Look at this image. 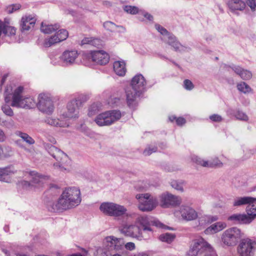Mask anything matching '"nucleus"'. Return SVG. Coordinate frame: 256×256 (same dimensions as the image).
I'll return each instance as SVG.
<instances>
[{
	"mask_svg": "<svg viewBox=\"0 0 256 256\" xmlns=\"http://www.w3.org/2000/svg\"><path fill=\"white\" fill-rule=\"evenodd\" d=\"M146 84V80L141 74H138L132 78L130 86L126 90L127 103L130 107L135 106L136 98L144 90Z\"/></svg>",
	"mask_w": 256,
	"mask_h": 256,
	"instance_id": "f257e3e1",
	"label": "nucleus"
},
{
	"mask_svg": "<svg viewBox=\"0 0 256 256\" xmlns=\"http://www.w3.org/2000/svg\"><path fill=\"white\" fill-rule=\"evenodd\" d=\"M203 252L204 253V256H217L210 244L203 238H200L192 240L188 252V255L196 256Z\"/></svg>",
	"mask_w": 256,
	"mask_h": 256,
	"instance_id": "f03ea898",
	"label": "nucleus"
},
{
	"mask_svg": "<svg viewBox=\"0 0 256 256\" xmlns=\"http://www.w3.org/2000/svg\"><path fill=\"white\" fill-rule=\"evenodd\" d=\"M24 90L22 86H19L14 91L11 106L13 107L32 108L36 106V101L30 97H24L22 94Z\"/></svg>",
	"mask_w": 256,
	"mask_h": 256,
	"instance_id": "7ed1b4c3",
	"label": "nucleus"
},
{
	"mask_svg": "<svg viewBox=\"0 0 256 256\" xmlns=\"http://www.w3.org/2000/svg\"><path fill=\"white\" fill-rule=\"evenodd\" d=\"M155 28L159 32L163 35V40L172 46L176 52H182L190 50V48L182 45L174 35L170 34L166 28L160 24H156Z\"/></svg>",
	"mask_w": 256,
	"mask_h": 256,
	"instance_id": "20e7f679",
	"label": "nucleus"
},
{
	"mask_svg": "<svg viewBox=\"0 0 256 256\" xmlns=\"http://www.w3.org/2000/svg\"><path fill=\"white\" fill-rule=\"evenodd\" d=\"M86 100L87 98L86 96H82L70 100L67 104V111L63 114V116L68 118H78L80 108Z\"/></svg>",
	"mask_w": 256,
	"mask_h": 256,
	"instance_id": "39448f33",
	"label": "nucleus"
},
{
	"mask_svg": "<svg viewBox=\"0 0 256 256\" xmlns=\"http://www.w3.org/2000/svg\"><path fill=\"white\" fill-rule=\"evenodd\" d=\"M121 116V112L118 110H108L98 115L94 122L100 126H110L120 120Z\"/></svg>",
	"mask_w": 256,
	"mask_h": 256,
	"instance_id": "423d86ee",
	"label": "nucleus"
},
{
	"mask_svg": "<svg viewBox=\"0 0 256 256\" xmlns=\"http://www.w3.org/2000/svg\"><path fill=\"white\" fill-rule=\"evenodd\" d=\"M100 210L106 215L116 217L122 216L127 212V209L124 206L110 202L102 203Z\"/></svg>",
	"mask_w": 256,
	"mask_h": 256,
	"instance_id": "0eeeda50",
	"label": "nucleus"
},
{
	"mask_svg": "<svg viewBox=\"0 0 256 256\" xmlns=\"http://www.w3.org/2000/svg\"><path fill=\"white\" fill-rule=\"evenodd\" d=\"M136 224L141 226L143 231H152L151 226H154L162 229L172 230L154 218L146 216H138L136 220Z\"/></svg>",
	"mask_w": 256,
	"mask_h": 256,
	"instance_id": "6e6552de",
	"label": "nucleus"
},
{
	"mask_svg": "<svg viewBox=\"0 0 256 256\" xmlns=\"http://www.w3.org/2000/svg\"><path fill=\"white\" fill-rule=\"evenodd\" d=\"M74 202L72 200L70 201L68 199L63 196L62 193L57 202L48 201L46 203V207L48 210L51 212H62L76 206L72 204Z\"/></svg>",
	"mask_w": 256,
	"mask_h": 256,
	"instance_id": "1a4fd4ad",
	"label": "nucleus"
},
{
	"mask_svg": "<svg viewBox=\"0 0 256 256\" xmlns=\"http://www.w3.org/2000/svg\"><path fill=\"white\" fill-rule=\"evenodd\" d=\"M240 238V229L236 227L229 228L224 231L221 236L222 244L228 246H236Z\"/></svg>",
	"mask_w": 256,
	"mask_h": 256,
	"instance_id": "9d476101",
	"label": "nucleus"
},
{
	"mask_svg": "<svg viewBox=\"0 0 256 256\" xmlns=\"http://www.w3.org/2000/svg\"><path fill=\"white\" fill-rule=\"evenodd\" d=\"M136 198L138 200V208L142 212H150L157 205L156 199L149 194H138Z\"/></svg>",
	"mask_w": 256,
	"mask_h": 256,
	"instance_id": "9b49d317",
	"label": "nucleus"
},
{
	"mask_svg": "<svg viewBox=\"0 0 256 256\" xmlns=\"http://www.w3.org/2000/svg\"><path fill=\"white\" fill-rule=\"evenodd\" d=\"M38 100L36 106L39 110L48 114H52L54 107L50 96L46 94H40L38 96Z\"/></svg>",
	"mask_w": 256,
	"mask_h": 256,
	"instance_id": "f8f14e48",
	"label": "nucleus"
},
{
	"mask_svg": "<svg viewBox=\"0 0 256 256\" xmlns=\"http://www.w3.org/2000/svg\"><path fill=\"white\" fill-rule=\"evenodd\" d=\"M120 232L126 236L136 238L138 240H142L144 236L142 234V230L137 224H123L120 228Z\"/></svg>",
	"mask_w": 256,
	"mask_h": 256,
	"instance_id": "ddd939ff",
	"label": "nucleus"
},
{
	"mask_svg": "<svg viewBox=\"0 0 256 256\" xmlns=\"http://www.w3.org/2000/svg\"><path fill=\"white\" fill-rule=\"evenodd\" d=\"M256 242L249 238H241V256H254Z\"/></svg>",
	"mask_w": 256,
	"mask_h": 256,
	"instance_id": "4468645a",
	"label": "nucleus"
},
{
	"mask_svg": "<svg viewBox=\"0 0 256 256\" xmlns=\"http://www.w3.org/2000/svg\"><path fill=\"white\" fill-rule=\"evenodd\" d=\"M175 214L176 216L180 215L182 218L186 221L193 220L198 218L197 212L192 207L186 205L180 206Z\"/></svg>",
	"mask_w": 256,
	"mask_h": 256,
	"instance_id": "2eb2a0df",
	"label": "nucleus"
},
{
	"mask_svg": "<svg viewBox=\"0 0 256 256\" xmlns=\"http://www.w3.org/2000/svg\"><path fill=\"white\" fill-rule=\"evenodd\" d=\"M44 146L48 152L59 162L64 164L68 158L66 154L56 146L48 144H44Z\"/></svg>",
	"mask_w": 256,
	"mask_h": 256,
	"instance_id": "dca6fc26",
	"label": "nucleus"
},
{
	"mask_svg": "<svg viewBox=\"0 0 256 256\" xmlns=\"http://www.w3.org/2000/svg\"><path fill=\"white\" fill-rule=\"evenodd\" d=\"M63 196L68 199L70 201L71 200H74L72 204L75 206H78L81 202L80 192L78 188L76 187H72L66 188L62 192Z\"/></svg>",
	"mask_w": 256,
	"mask_h": 256,
	"instance_id": "f3484780",
	"label": "nucleus"
},
{
	"mask_svg": "<svg viewBox=\"0 0 256 256\" xmlns=\"http://www.w3.org/2000/svg\"><path fill=\"white\" fill-rule=\"evenodd\" d=\"M192 160L197 164L204 167L222 168L223 166V163L218 158H215L213 160L208 161L204 160L196 156H194L192 158Z\"/></svg>",
	"mask_w": 256,
	"mask_h": 256,
	"instance_id": "a211bd4d",
	"label": "nucleus"
},
{
	"mask_svg": "<svg viewBox=\"0 0 256 256\" xmlns=\"http://www.w3.org/2000/svg\"><path fill=\"white\" fill-rule=\"evenodd\" d=\"M160 202L163 208H168L180 204L181 199L179 196L170 194H164L160 196Z\"/></svg>",
	"mask_w": 256,
	"mask_h": 256,
	"instance_id": "6ab92c4d",
	"label": "nucleus"
},
{
	"mask_svg": "<svg viewBox=\"0 0 256 256\" xmlns=\"http://www.w3.org/2000/svg\"><path fill=\"white\" fill-rule=\"evenodd\" d=\"M106 246L110 252H113V250L116 251L121 250L124 244L123 239L118 238L114 236L106 237Z\"/></svg>",
	"mask_w": 256,
	"mask_h": 256,
	"instance_id": "aec40b11",
	"label": "nucleus"
},
{
	"mask_svg": "<svg viewBox=\"0 0 256 256\" xmlns=\"http://www.w3.org/2000/svg\"><path fill=\"white\" fill-rule=\"evenodd\" d=\"M78 54L76 50H65L60 57L64 66H71L75 63Z\"/></svg>",
	"mask_w": 256,
	"mask_h": 256,
	"instance_id": "412c9836",
	"label": "nucleus"
},
{
	"mask_svg": "<svg viewBox=\"0 0 256 256\" xmlns=\"http://www.w3.org/2000/svg\"><path fill=\"white\" fill-rule=\"evenodd\" d=\"M90 56L93 62L100 65L106 64L110 59L108 54L104 50L92 52Z\"/></svg>",
	"mask_w": 256,
	"mask_h": 256,
	"instance_id": "4be33fe9",
	"label": "nucleus"
},
{
	"mask_svg": "<svg viewBox=\"0 0 256 256\" xmlns=\"http://www.w3.org/2000/svg\"><path fill=\"white\" fill-rule=\"evenodd\" d=\"M16 172V170L12 166L3 168H0V181L10 182L12 176Z\"/></svg>",
	"mask_w": 256,
	"mask_h": 256,
	"instance_id": "5701e85b",
	"label": "nucleus"
},
{
	"mask_svg": "<svg viewBox=\"0 0 256 256\" xmlns=\"http://www.w3.org/2000/svg\"><path fill=\"white\" fill-rule=\"evenodd\" d=\"M246 214H241V224H250L256 218V210L250 206H246Z\"/></svg>",
	"mask_w": 256,
	"mask_h": 256,
	"instance_id": "b1692460",
	"label": "nucleus"
},
{
	"mask_svg": "<svg viewBox=\"0 0 256 256\" xmlns=\"http://www.w3.org/2000/svg\"><path fill=\"white\" fill-rule=\"evenodd\" d=\"M29 175L32 186H36V185L40 186L44 184L48 180V176L42 175L35 171L30 172Z\"/></svg>",
	"mask_w": 256,
	"mask_h": 256,
	"instance_id": "393cba45",
	"label": "nucleus"
},
{
	"mask_svg": "<svg viewBox=\"0 0 256 256\" xmlns=\"http://www.w3.org/2000/svg\"><path fill=\"white\" fill-rule=\"evenodd\" d=\"M36 18L32 15L25 16L22 18L21 30L22 32L28 31L35 24Z\"/></svg>",
	"mask_w": 256,
	"mask_h": 256,
	"instance_id": "a878e982",
	"label": "nucleus"
},
{
	"mask_svg": "<svg viewBox=\"0 0 256 256\" xmlns=\"http://www.w3.org/2000/svg\"><path fill=\"white\" fill-rule=\"evenodd\" d=\"M226 227V224L225 222H217L208 227L204 230V233L206 234H216L224 230Z\"/></svg>",
	"mask_w": 256,
	"mask_h": 256,
	"instance_id": "bb28decb",
	"label": "nucleus"
},
{
	"mask_svg": "<svg viewBox=\"0 0 256 256\" xmlns=\"http://www.w3.org/2000/svg\"><path fill=\"white\" fill-rule=\"evenodd\" d=\"M226 5L230 12L233 14L238 16L240 12V0H228Z\"/></svg>",
	"mask_w": 256,
	"mask_h": 256,
	"instance_id": "cd10ccee",
	"label": "nucleus"
},
{
	"mask_svg": "<svg viewBox=\"0 0 256 256\" xmlns=\"http://www.w3.org/2000/svg\"><path fill=\"white\" fill-rule=\"evenodd\" d=\"M114 70L117 75L124 76L126 72L124 62L120 61L115 62L114 63Z\"/></svg>",
	"mask_w": 256,
	"mask_h": 256,
	"instance_id": "c85d7f7f",
	"label": "nucleus"
},
{
	"mask_svg": "<svg viewBox=\"0 0 256 256\" xmlns=\"http://www.w3.org/2000/svg\"><path fill=\"white\" fill-rule=\"evenodd\" d=\"M44 122L48 124L55 126L66 127L69 126L68 124L66 122L60 120L59 119L54 118L51 117L46 118Z\"/></svg>",
	"mask_w": 256,
	"mask_h": 256,
	"instance_id": "c756f323",
	"label": "nucleus"
},
{
	"mask_svg": "<svg viewBox=\"0 0 256 256\" xmlns=\"http://www.w3.org/2000/svg\"><path fill=\"white\" fill-rule=\"evenodd\" d=\"M60 26L58 24H46L42 22L41 24V31L47 34H51L59 28Z\"/></svg>",
	"mask_w": 256,
	"mask_h": 256,
	"instance_id": "7c9ffc66",
	"label": "nucleus"
},
{
	"mask_svg": "<svg viewBox=\"0 0 256 256\" xmlns=\"http://www.w3.org/2000/svg\"><path fill=\"white\" fill-rule=\"evenodd\" d=\"M16 136L20 137L22 140L28 144H34V140L26 133L21 131L17 130L15 132Z\"/></svg>",
	"mask_w": 256,
	"mask_h": 256,
	"instance_id": "2f4dec72",
	"label": "nucleus"
},
{
	"mask_svg": "<svg viewBox=\"0 0 256 256\" xmlns=\"http://www.w3.org/2000/svg\"><path fill=\"white\" fill-rule=\"evenodd\" d=\"M103 26L106 30H107L110 31L111 32H113L114 31V30L116 28H120L122 29V32H125L126 29L124 27L122 26H117L114 22L110 21H107L104 23Z\"/></svg>",
	"mask_w": 256,
	"mask_h": 256,
	"instance_id": "473e14b6",
	"label": "nucleus"
},
{
	"mask_svg": "<svg viewBox=\"0 0 256 256\" xmlns=\"http://www.w3.org/2000/svg\"><path fill=\"white\" fill-rule=\"evenodd\" d=\"M13 154L12 149L9 146L2 148L0 146V160L8 158Z\"/></svg>",
	"mask_w": 256,
	"mask_h": 256,
	"instance_id": "72a5a7b5",
	"label": "nucleus"
},
{
	"mask_svg": "<svg viewBox=\"0 0 256 256\" xmlns=\"http://www.w3.org/2000/svg\"><path fill=\"white\" fill-rule=\"evenodd\" d=\"M175 238L176 236L174 234L167 232L160 234L159 236V240L162 242L170 244L174 241Z\"/></svg>",
	"mask_w": 256,
	"mask_h": 256,
	"instance_id": "f704fd0d",
	"label": "nucleus"
},
{
	"mask_svg": "<svg viewBox=\"0 0 256 256\" xmlns=\"http://www.w3.org/2000/svg\"><path fill=\"white\" fill-rule=\"evenodd\" d=\"M60 42L58 36L56 34L51 36L50 38H46L44 43V45L45 47H50Z\"/></svg>",
	"mask_w": 256,
	"mask_h": 256,
	"instance_id": "c9c22d12",
	"label": "nucleus"
},
{
	"mask_svg": "<svg viewBox=\"0 0 256 256\" xmlns=\"http://www.w3.org/2000/svg\"><path fill=\"white\" fill-rule=\"evenodd\" d=\"M256 198L250 196L241 197V205H246V206H250L253 208L254 203Z\"/></svg>",
	"mask_w": 256,
	"mask_h": 256,
	"instance_id": "e433bc0d",
	"label": "nucleus"
},
{
	"mask_svg": "<svg viewBox=\"0 0 256 256\" xmlns=\"http://www.w3.org/2000/svg\"><path fill=\"white\" fill-rule=\"evenodd\" d=\"M100 108L101 106L100 104L94 103L92 104L88 108V116H92L96 114L100 110Z\"/></svg>",
	"mask_w": 256,
	"mask_h": 256,
	"instance_id": "4c0bfd02",
	"label": "nucleus"
},
{
	"mask_svg": "<svg viewBox=\"0 0 256 256\" xmlns=\"http://www.w3.org/2000/svg\"><path fill=\"white\" fill-rule=\"evenodd\" d=\"M241 92L246 95L254 94L253 89L246 82H241Z\"/></svg>",
	"mask_w": 256,
	"mask_h": 256,
	"instance_id": "58836bf2",
	"label": "nucleus"
},
{
	"mask_svg": "<svg viewBox=\"0 0 256 256\" xmlns=\"http://www.w3.org/2000/svg\"><path fill=\"white\" fill-rule=\"evenodd\" d=\"M68 32L66 30L64 29H62L59 30L56 34V36H58V38L59 39L60 42L63 41L68 38Z\"/></svg>",
	"mask_w": 256,
	"mask_h": 256,
	"instance_id": "ea45409f",
	"label": "nucleus"
},
{
	"mask_svg": "<svg viewBox=\"0 0 256 256\" xmlns=\"http://www.w3.org/2000/svg\"><path fill=\"white\" fill-rule=\"evenodd\" d=\"M124 10L128 14H135L138 12V8L136 6H126L124 8Z\"/></svg>",
	"mask_w": 256,
	"mask_h": 256,
	"instance_id": "a19ab883",
	"label": "nucleus"
},
{
	"mask_svg": "<svg viewBox=\"0 0 256 256\" xmlns=\"http://www.w3.org/2000/svg\"><path fill=\"white\" fill-rule=\"evenodd\" d=\"M228 220L232 224L240 223V214H234L228 218Z\"/></svg>",
	"mask_w": 256,
	"mask_h": 256,
	"instance_id": "79ce46f5",
	"label": "nucleus"
},
{
	"mask_svg": "<svg viewBox=\"0 0 256 256\" xmlns=\"http://www.w3.org/2000/svg\"><path fill=\"white\" fill-rule=\"evenodd\" d=\"M252 73L250 71L241 69V78L244 80H249L252 78Z\"/></svg>",
	"mask_w": 256,
	"mask_h": 256,
	"instance_id": "37998d69",
	"label": "nucleus"
},
{
	"mask_svg": "<svg viewBox=\"0 0 256 256\" xmlns=\"http://www.w3.org/2000/svg\"><path fill=\"white\" fill-rule=\"evenodd\" d=\"M99 42L100 41L98 39H92V38H86L82 40L81 45L90 44L92 46H95L97 44V42Z\"/></svg>",
	"mask_w": 256,
	"mask_h": 256,
	"instance_id": "c03bdc74",
	"label": "nucleus"
},
{
	"mask_svg": "<svg viewBox=\"0 0 256 256\" xmlns=\"http://www.w3.org/2000/svg\"><path fill=\"white\" fill-rule=\"evenodd\" d=\"M182 182H179L177 180H172L170 182L171 186L174 189L180 192H183Z\"/></svg>",
	"mask_w": 256,
	"mask_h": 256,
	"instance_id": "a18cd8bd",
	"label": "nucleus"
},
{
	"mask_svg": "<svg viewBox=\"0 0 256 256\" xmlns=\"http://www.w3.org/2000/svg\"><path fill=\"white\" fill-rule=\"evenodd\" d=\"M157 150V147L156 146H148L146 148L143 152V154L146 156H148L152 153L156 152Z\"/></svg>",
	"mask_w": 256,
	"mask_h": 256,
	"instance_id": "49530a36",
	"label": "nucleus"
},
{
	"mask_svg": "<svg viewBox=\"0 0 256 256\" xmlns=\"http://www.w3.org/2000/svg\"><path fill=\"white\" fill-rule=\"evenodd\" d=\"M2 112L7 116H12L14 115V112L10 106L4 104L2 106Z\"/></svg>",
	"mask_w": 256,
	"mask_h": 256,
	"instance_id": "de8ad7c7",
	"label": "nucleus"
},
{
	"mask_svg": "<svg viewBox=\"0 0 256 256\" xmlns=\"http://www.w3.org/2000/svg\"><path fill=\"white\" fill-rule=\"evenodd\" d=\"M20 4H15L9 6L6 8V12L8 14H12L14 12L20 8Z\"/></svg>",
	"mask_w": 256,
	"mask_h": 256,
	"instance_id": "09e8293b",
	"label": "nucleus"
},
{
	"mask_svg": "<svg viewBox=\"0 0 256 256\" xmlns=\"http://www.w3.org/2000/svg\"><path fill=\"white\" fill-rule=\"evenodd\" d=\"M184 87L186 90H190L194 88V85L190 80L186 79L184 81Z\"/></svg>",
	"mask_w": 256,
	"mask_h": 256,
	"instance_id": "8fccbe9b",
	"label": "nucleus"
},
{
	"mask_svg": "<svg viewBox=\"0 0 256 256\" xmlns=\"http://www.w3.org/2000/svg\"><path fill=\"white\" fill-rule=\"evenodd\" d=\"M110 252L106 251V249L98 248L96 251V256H109Z\"/></svg>",
	"mask_w": 256,
	"mask_h": 256,
	"instance_id": "3c124183",
	"label": "nucleus"
},
{
	"mask_svg": "<svg viewBox=\"0 0 256 256\" xmlns=\"http://www.w3.org/2000/svg\"><path fill=\"white\" fill-rule=\"evenodd\" d=\"M210 119L214 122H220L222 120V117L218 114H214L210 116Z\"/></svg>",
	"mask_w": 256,
	"mask_h": 256,
	"instance_id": "603ef678",
	"label": "nucleus"
},
{
	"mask_svg": "<svg viewBox=\"0 0 256 256\" xmlns=\"http://www.w3.org/2000/svg\"><path fill=\"white\" fill-rule=\"evenodd\" d=\"M246 3L250 6L252 12H254L256 8V0H246Z\"/></svg>",
	"mask_w": 256,
	"mask_h": 256,
	"instance_id": "864d4df0",
	"label": "nucleus"
},
{
	"mask_svg": "<svg viewBox=\"0 0 256 256\" xmlns=\"http://www.w3.org/2000/svg\"><path fill=\"white\" fill-rule=\"evenodd\" d=\"M77 129L84 132L86 135H88L90 134L89 129L84 124H81L77 126Z\"/></svg>",
	"mask_w": 256,
	"mask_h": 256,
	"instance_id": "5fc2aeb1",
	"label": "nucleus"
},
{
	"mask_svg": "<svg viewBox=\"0 0 256 256\" xmlns=\"http://www.w3.org/2000/svg\"><path fill=\"white\" fill-rule=\"evenodd\" d=\"M20 184L23 187V188H26V189L28 188H30L31 186H33L32 182H29L25 181V180L21 182Z\"/></svg>",
	"mask_w": 256,
	"mask_h": 256,
	"instance_id": "6e6d98bb",
	"label": "nucleus"
},
{
	"mask_svg": "<svg viewBox=\"0 0 256 256\" xmlns=\"http://www.w3.org/2000/svg\"><path fill=\"white\" fill-rule=\"evenodd\" d=\"M125 248L130 250H132L135 248V244L134 242H128L125 244Z\"/></svg>",
	"mask_w": 256,
	"mask_h": 256,
	"instance_id": "4d7b16f0",
	"label": "nucleus"
},
{
	"mask_svg": "<svg viewBox=\"0 0 256 256\" xmlns=\"http://www.w3.org/2000/svg\"><path fill=\"white\" fill-rule=\"evenodd\" d=\"M176 122L178 125L182 126L185 124L186 120L184 118L180 117L176 119Z\"/></svg>",
	"mask_w": 256,
	"mask_h": 256,
	"instance_id": "13d9d810",
	"label": "nucleus"
},
{
	"mask_svg": "<svg viewBox=\"0 0 256 256\" xmlns=\"http://www.w3.org/2000/svg\"><path fill=\"white\" fill-rule=\"evenodd\" d=\"M46 137V138L48 141L50 142L52 144H56V140L52 136H50L49 134L45 135Z\"/></svg>",
	"mask_w": 256,
	"mask_h": 256,
	"instance_id": "bf43d9fd",
	"label": "nucleus"
},
{
	"mask_svg": "<svg viewBox=\"0 0 256 256\" xmlns=\"http://www.w3.org/2000/svg\"><path fill=\"white\" fill-rule=\"evenodd\" d=\"M54 166L55 168L58 169L60 171H64L66 170V168H64L62 164H60L58 163L54 164Z\"/></svg>",
	"mask_w": 256,
	"mask_h": 256,
	"instance_id": "052dcab7",
	"label": "nucleus"
},
{
	"mask_svg": "<svg viewBox=\"0 0 256 256\" xmlns=\"http://www.w3.org/2000/svg\"><path fill=\"white\" fill-rule=\"evenodd\" d=\"M6 139V135L4 131L0 128V142H3Z\"/></svg>",
	"mask_w": 256,
	"mask_h": 256,
	"instance_id": "680f3d73",
	"label": "nucleus"
},
{
	"mask_svg": "<svg viewBox=\"0 0 256 256\" xmlns=\"http://www.w3.org/2000/svg\"><path fill=\"white\" fill-rule=\"evenodd\" d=\"M241 102H242V104L244 106H248L250 104V100L248 98H242V99L241 100Z\"/></svg>",
	"mask_w": 256,
	"mask_h": 256,
	"instance_id": "e2e57ef3",
	"label": "nucleus"
},
{
	"mask_svg": "<svg viewBox=\"0 0 256 256\" xmlns=\"http://www.w3.org/2000/svg\"><path fill=\"white\" fill-rule=\"evenodd\" d=\"M144 16L148 20L151 21L153 20V16L150 14L146 12L144 14Z\"/></svg>",
	"mask_w": 256,
	"mask_h": 256,
	"instance_id": "0e129e2a",
	"label": "nucleus"
},
{
	"mask_svg": "<svg viewBox=\"0 0 256 256\" xmlns=\"http://www.w3.org/2000/svg\"><path fill=\"white\" fill-rule=\"evenodd\" d=\"M248 120V116L245 114H241V120L247 122Z\"/></svg>",
	"mask_w": 256,
	"mask_h": 256,
	"instance_id": "69168bd1",
	"label": "nucleus"
},
{
	"mask_svg": "<svg viewBox=\"0 0 256 256\" xmlns=\"http://www.w3.org/2000/svg\"><path fill=\"white\" fill-rule=\"evenodd\" d=\"M110 256H122V255L120 254L114 252H110Z\"/></svg>",
	"mask_w": 256,
	"mask_h": 256,
	"instance_id": "338daca9",
	"label": "nucleus"
},
{
	"mask_svg": "<svg viewBox=\"0 0 256 256\" xmlns=\"http://www.w3.org/2000/svg\"><path fill=\"white\" fill-rule=\"evenodd\" d=\"M7 77H8V74H4L2 76V80H1V84H4V82H5Z\"/></svg>",
	"mask_w": 256,
	"mask_h": 256,
	"instance_id": "774afa93",
	"label": "nucleus"
}]
</instances>
